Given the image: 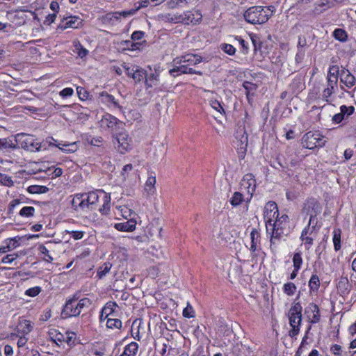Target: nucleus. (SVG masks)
I'll list each match as a JSON object with an SVG mask.
<instances>
[{
  "label": "nucleus",
  "instance_id": "nucleus-1",
  "mask_svg": "<svg viewBox=\"0 0 356 356\" xmlns=\"http://www.w3.org/2000/svg\"><path fill=\"white\" fill-rule=\"evenodd\" d=\"M273 7H266L260 6H254L248 8L243 17L245 20L251 24H263L268 22L269 18L273 15Z\"/></svg>",
  "mask_w": 356,
  "mask_h": 356
},
{
  "label": "nucleus",
  "instance_id": "nucleus-2",
  "mask_svg": "<svg viewBox=\"0 0 356 356\" xmlns=\"http://www.w3.org/2000/svg\"><path fill=\"white\" fill-rule=\"evenodd\" d=\"M290 232L289 225L281 222L274 220L271 222L270 231V250L275 252L277 249V242L280 241L284 236H287Z\"/></svg>",
  "mask_w": 356,
  "mask_h": 356
},
{
  "label": "nucleus",
  "instance_id": "nucleus-3",
  "mask_svg": "<svg viewBox=\"0 0 356 356\" xmlns=\"http://www.w3.org/2000/svg\"><path fill=\"white\" fill-rule=\"evenodd\" d=\"M302 306L300 302H294L289 312V323L292 329L289 331V336L294 337L299 333L302 321Z\"/></svg>",
  "mask_w": 356,
  "mask_h": 356
},
{
  "label": "nucleus",
  "instance_id": "nucleus-4",
  "mask_svg": "<svg viewBox=\"0 0 356 356\" xmlns=\"http://www.w3.org/2000/svg\"><path fill=\"white\" fill-rule=\"evenodd\" d=\"M326 140L324 136L318 131H309L302 138V144L304 147L313 149L316 147L325 146Z\"/></svg>",
  "mask_w": 356,
  "mask_h": 356
},
{
  "label": "nucleus",
  "instance_id": "nucleus-5",
  "mask_svg": "<svg viewBox=\"0 0 356 356\" xmlns=\"http://www.w3.org/2000/svg\"><path fill=\"white\" fill-rule=\"evenodd\" d=\"M248 135L244 128H238L235 134V140L234 143L237 147V152L240 159H243L248 146Z\"/></svg>",
  "mask_w": 356,
  "mask_h": 356
},
{
  "label": "nucleus",
  "instance_id": "nucleus-6",
  "mask_svg": "<svg viewBox=\"0 0 356 356\" xmlns=\"http://www.w3.org/2000/svg\"><path fill=\"white\" fill-rule=\"evenodd\" d=\"M279 216L277 205L275 202H268L264 210V218L266 222V232L270 231L271 222Z\"/></svg>",
  "mask_w": 356,
  "mask_h": 356
},
{
  "label": "nucleus",
  "instance_id": "nucleus-7",
  "mask_svg": "<svg viewBox=\"0 0 356 356\" xmlns=\"http://www.w3.org/2000/svg\"><path fill=\"white\" fill-rule=\"evenodd\" d=\"M115 140L114 145L120 154H124L131 149V139L126 131L117 133Z\"/></svg>",
  "mask_w": 356,
  "mask_h": 356
},
{
  "label": "nucleus",
  "instance_id": "nucleus-8",
  "mask_svg": "<svg viewBox=\"0 0 356 356\" xmlns=\"http://www.w3.org/2000/svg\"><path fill=\"white\" fill-rule=\"evenodd\" d=\"M179 57H177L175 59H174V63L176 65H179L170 70L169 73L171 76L175 77V76H177L179 74H197V75H200V76L202 75V72L193 70L192 67L188 66L184 63L179 62Z\"/></svg>",
  "mask_w": 356,
  "mask_h": 356
},
{
  "label": "nucleus",
  "instance_id": "nucleus-9",
  "mask_svg": "<svg viewBox=\"0 0 356 356\" xmlns=\"http://www.w3.org/2000/svg\"><path fill=\"white\" fill-rule=\"evenodd\" d=\"M306 204L308 206L309 208H310V207L312 208V209L314 211V213L310 214V218H309V221L308 225L302 232L300 237H302V238H305L306 235L308 234L309 229V226H310L313 219L316 216L317 213L320 211V209H321L320 204H319L318 202L316 200H315L314 198H311V199L308 200L307 201Z\"/></svg>",
  "mask_w": 356,
  "mask_h": 356
},
{
  "label": "nucleus",
  "instance_id": "nucleus-10",
  "mask_svg": "<svg viewBox=\"0 0 356 356\" xmlns=\"http://www.w3.org/2000/svg\"><path fill=\"white\" fill-rule=\"evenodd\" d=\"M241 186L247 189L248 193L252 196L256 189V180L252 173L245 174L241 180Z\"/></svg>",
  "mask_w": 356,
  "mask_h": 356
},
{
  "label": "nucleus",
  "instance_id": "nucleus-11",
  "mask_svg": "<svg viewBox=\"0 0 356 356\" xmlns=\"http://www.w3.org/2000/svg\"><path fill=\"white\" fill-rule=\"evenodd\" d=\"M77 302L67 300L61 312L63 318L78 316Z\"/></svg>",
  "mask_w": 356,
  "mask_h": 356
},
{
  "label": "nucleus",
  "instance_id": "nucleus-12",
  "mask_svg": "<svg viewBox=\"0 0 356 356\" xmlns=\"http://www.w3.org/2000/svg\"><path fill=\"white\" fill-rule=\"evenodd\" d=\"M33 325L30 321L23 319L20 320L16 327V333L12 334V337L14 336L26 335L29 334L33 330Z\"/></svg>",
  "mask_w": 356,
  "mask_h": 356
},
{
  "label": "nucleus",
  "instance_id": "nucleus-13",
  "mask_svg": "<svg viewBox=\"0 0 356 356\" xmlns=\"http://www.w3.org/2000/svg\"><path fill=\"white\" fill-rule=\"evenodd\" d=\"M305 314L307 315L311 323H317L320 321L321 315L318 307L314 303H310L305 309Z\"/></svg>",
  "mask_w": 356,
  "mask_h": 356
},
{
  "label": "nucleus",
  "instance_id": "nucleus-14",
  "mask_svg": "<svg viewBox=\"0 0 356 356\" xmlns=\"http://www.w3.org/2000/svg\"><path fill=\"white\" fill-rule=\"evenodd\" d=\"M81 24V20L79 17L70 16L65 18L64 20L62 21V22L58 25V29L63 31L67 28L77 29Z\"/></svg>",
  "mask_w": 356,
  "mask_h": 356
},
{
  "label": "nucleus",
  "instance_id": "nucleus-15",
  "mask_svg": "<svg viewBox=\"0 0 356 356\" xmlns=\"http://www.w3.org/2000/svg\"><path fill=\"white\" fill-rule=\"evenodd\" d=\"M83 198V202L86 204L84 206V210L86 209H95V205L97 202L99 200V196L95 192H90L88 193H82Z\"/></svg>",
  "mask_w": 356,
  "mask_h": 356
},
{
  "label": "nucleus",
  "instance_id": "nucleus-16",
  "mask_svg": "<svg viewBox=\"0 0 356 356\" xmlns=\"http://www.w3.org/2000/svg\"><path fill=\"white\" fill-rule=\"evenodd\" d=\"M202 58L197 54H188L179 57V61L191 67L196 65L202 61Z\"/></svg>",
  "mask_w": 356,
  "mask_h": 356
},
{
  "label": "nucleus",
  "instance_id": "nucleus-17",
  "mask_svg": "<svg viewBox=\"0 0 356 356\" xmlns=\"http://www.w3.org/2000/svg\"><path fill=\"white\" fill-rule=\"evenodd\" d=\"M54 143L49 142L50 145L58 147L60 150L65 153H73L78 149V145L76 143H63V142H57V140L51 138Z\"/></svg>",
  "mask_w": 356,
  "mask_h": 356
},
{
  "label": "nucleus",
  "instance_id": "nucleus-18",
  "mask_svg": "<svg viewBox=\"0 0 356 356\" xmlns=\"http://www.w3.org/2000/svg\"><path fill=\"white\" fill-rule=\"evenodd\" d=\"M339 76L341 81L348 88H351L355 85V78L347 69H342Z\"/></svg>",
  "mask_w": 356,
  "mask_h": 356
},
{
  "label": "nucleus",
  "instance_id": "nucleus-19",
  "mask_svg": "<svg viewBox=\"0 0 356 356\" xmlns=\"http://www.w3.org/2000/svg\"><path fill=\"white\" fill-rule=\"evenodd\" d=\"M195 15L197 17V19L195 18V17H194L195 14L193 13L191 11H186V12L181 14V16L183 18L182 23L187 24H188L189 23H193V24L200 23L201 22L202 17L201 13L200 12V10H196Z\"/></svg>",
  "mask_w": 356,
  "mask_h": 356
},
{
  "label": "nucleus",
  "instance_id": "nucleus-20",
  "mask_svg": "<svg viewBox=\"0 0 356 356\" xmlns=\"http://www.w3.org/2000/svg\"><path fill=\"white\" fill-rule=\"evenodd\" d=\"M102 122L105 123L108 128L113 131H117V127L122 125V122L121 121L110 114L106 115L102 119Z\"/></svg>",
  "mask_w": 356,
  "mask_h": 356
},
{
  "label": "nucleus",
  "instance_id": "nucleus-21",
  "mask_svg": "<svg viewBox=\"0 0 356 356\" xmlns=\"http://www.w3.org/2000/svg\"><path fill=\"white\" fill-rule=\"evenodd\" d=\"M334 0H318L316 3V7L314 8V12L316 13L320 14L327 9L331 8L334 6Z\"/></svg>",
  "mask_w": 356,
  "mask_h": 356
},
{
  "label": "nucleus",
  "instance_id": "nucleus-22",
  "mask_svg": "<svg viewBox=\"0 0 356 356\" xmlns=\"http://www.w3.org/2000/svg\"><path fill=\"white\" fill-rule=\"evenodd\" d=\"M136 222L134 220H127L115 225V228L121 232H132L136 229Z\"/></svg>",
  "mask_w": 356,
  "mask_h": 356
},
{
  "label": "nucleus",
  "instance_id": "nucleus-23",
  "mask_svg": "<svg viewBox=\"0 0 356 356\" xmlns=\"http://www.w3.org/2000/svg\"><path fill=\"white\" fill-rule=\"evenodd\" d=\"M350 284L347 277H341L337 284V289L340 293L343 295L349 294L350 291Z\"/></svg>",
  "mask_w": 356,
  "mask_h": 356
},
{
  "label": "nucleus",
  "instance_id": "nucleus-24",
  "mask_svg": "<svg viewBox=\"0 0 356 356\" xmlns=\"http://www.w3.org/2000/svg\"><path fill=\"white\" fill-rule=\"evenodd\" d=\"M337 88V83L331 80L327 81V88L323 91V98L327 102H330L329 97L335 92V89Z\"/></svg>",
  "mask_w": 356,
  "mask_h": 356
},
{
  "label": "nucleus",
  "instance_id": "nucleus-25",
  "mask_svg": "<svg viewBox=\"0 0 356 356\" xmlns=\"http://www.w3.org/2000/svg\"><path fill=\"white\" fill-rule=\"evenodd\" d=\"M132 79L136 82H140L147 76V72L143 69L138 66H134L131 69Z\"/></svg>",
  "mask_w": 356,
  "mask_h": 356
},
{
  "label": "nucleus",
  "instance_id": "nucleus-26",
  "mask_svg": "<svg viewBox=\"0 0 356 356\" xmlns=\"http://www.w3.org/2000/svg\"><path fill=\"white\" fill-rule=\"evenodd\" d=\"M82 193H78L74 196L72 200V206L74 210L84 211V206L86 205V204L83 202V198H82Z\"/></svg>",
  "mask_w": 356,
  "mask_h": 356
},
{
  "label": "nucleus",
  "instance_id": "nucleus-27",
  "mask_svg": "<svg viewBox=\"0 0 356 356\" xmlns=\"http://www.w3.org/2000/svg\"><path fill=\"white\" fill-rule=\"evenodd\" d=\"M116 307L117 304L115 302L110 301L107 302L102 310L100 320L102 321V316H105V318H108V316L111 315L114 312Z\"/></svg>",
  "mask_w": 356,
  "mask_h": 356
},
{
  "label": "nucleus",
  "instance_id": "nucleus-28",
  "mask_svg": "<svg viewBox=\"0 0 356 356\" xmlns=\"http://www.w3.org/2000/svg\"><path fill=\"white\" fill-rule=\"evenodd\" d=\"M51 242L47 243V245H40L38 247V250L40 252H41L44 256V259L47 262H51L54 260L53 257L49 254V249L51 248V246L52 245Z\"/></svg>",
  "mask_w": 356,
  "mask_h": 356
},
{
  "label": "nucleus",
  "instance_id": "nucleus-29",
  "mask_svg": "<svg viewBox=\"0 0 356 356\" xmlns=\"http://www.w3.org/2000/svg\"><path fill=\"white\" fill-rule=\"evenodd\" d=\"M138 349V343L131 342L125 346L123 353L120 356H136Z\"/></svg>",
  "mask_w": 356,
  "mask_h": 356
},
{
  "label": "nucleus",
  "instance_id": "nucleus-30",
  "mask_svg": "<svg viewBox=\"0 0 356 356\" xmlns=\"http://www.w3.org/2000/svg\"><path fill=\"white\" fill-rule=\"evenodd\" d=\"M161 19H162V20H163L165 22H172V23H175V24L183 22V18L181 16V14L177 15V14L168 13V14L163 15L161 16Z\"/></svg>",
  "mask_w": 356,
  "mask_h": 356
},
{
  "label": "nucleus",
  "instance_id": "nucleus-31",
  "mask_svg": "<svg viewBox=\"0 0 356 356\" xmlns=\"http://www.w3.org/2000/svg\"><path fill=\"white\" fill-rule=\"evenodd\" d=\"M340 74L339 67L337 65H332L329 68V71L327 73V81H330L332 80L333 81L337 83L338 82V76Z\"/></svg>",
  "mask_w": 356,
  "mask_h": 356
},
{
  "label": "nucleus",
  "instance_id": "nucleus-32",
  "mask_svg": "<svg viewBox=\"0 0 356 356\" xmlns=\"http://www.w3.org/2000/svg\"><path fill=\"white\" fill-rule=\"evenodd\" d=\"M259 233L257 229L253 228L250 233L251 245L250 250L252 252H255L257 250V243L259 241Z\"/></svg>",
  "mask_w": 356,
  "mask_h": 356
},
{
  "label": "nucleus",
  "instance_id": "nucleus-33",
  "mask_svg": "<svg viewBox=\"0 0 356 356\" xmlns=\"http://www.w3.org/2000/svg\"><path fill=\"white\" fill-rule=\"evenodd\" d=\"M19 238L17 239V238H6L3 243L5 244L7 250L11 251L15 248H17L19 245Z\"/></svg>",
  "mask_w": 356,
  "mask_h": 356
},
{
  "label": "nucleus",
  "instance_id": "nucleus-34",
  "mask_svg": "<svg viewBox=\"0 0 356 356\" xmlns=\"http://www.w3.org/2000/svg\"><path fill=\"white\" fill-rule=\"evenodd\" d=\"M156 184V177L149 176L145 183V191L149 195H152L154 193V186Z\"/></svg>",
  "mask_w": 356,
  "mask_h": 356
},
{
  "label": "nucleus",
  "instance_id": "nucleus-35",
  "mask_svg": "<svg viewBox=\"0 0 356 356\" xmlns=\"http://www.w3.org/2000/svg\"><path fill=\"white\" fill-rule=\"evenodd\" d=\"M341 234L340 229H334L333 231V243L335 251L341 249Z\"/></svg>",
  "mask_w": 356,
  "mask_h": 356
},
{
  "label": "nucleus",
  "instance_id": "nucleus-36",
  "mask_svg": "<svg viewBox=\"0 0 356 356\" xmlns=\"http://www.w3.org/2000/svg\"><path fill=\"white\" fill-rule=\"evenodd\" d=\"M320 286V280L318 276L316 274L312 275L309 281V287L311 291H317Z\"/></svg>",
  "mask_w": 356,
  "mask_h": 356
},
{
  "label": "nucleus",
  "instance_id": "nucleus-37",
  "mask_svg": "<svg viewBox=\"0 0 356 356\" xmlns=\"http://www.w3.org/2000/svg\"><path fill=\"white\" fill-rule=\"evenodd\" d=\"M243 86L245 90L247 97L249 98L250 95H253L254 92L257 88V86L255 83L249 81H244Z\"/></svg>",
  "mask_w": 356,
  "mask_h": 356
},
{
  "label": "nucleus",
  "instance_id": "nucleus-38",
  "mask_svg": "<svg viewBox=\"0 0 356 356\" xmlns=\"http://www.w3.org/2000/svg\"><path fill=\"white\" fill-rule=\"evenodd\" d=\"M334 38L341 42H346L348 39V34L345 30L342 29H337L333 32Z\"/></svg>",
  "mask_w": 356,
  "mask_h": 356
},
{
  "label": "nucleus",
  "instance_id": "nucleus-39",
  "mask_svg": "<svg viewBox=\"0 0 356 356\" xmlns=\"http://www.w3.org/2000/svg\"><path fill=\"white\" fill-rule=\"evenodd\" d=\"M244 201L243 195L239 192H235L230 198L229 202L234 207L240 205Z\"/></svg>",
  "mask_w": 356,
  "mask_h": 356
},
{
  "label": "nucleus",
  "instance_id": "nucleus-40",
  "mask_svg": "<svg viewBox=\"0 0 356 356\" xmlns=\"http://www.w3.org/2000/svg\"><path fill=\"white\" fill-rule=\"evenodd\" d=\"M92 304L91 300L88 298H84L81 300H79V302H77V308H78V314L79 315L81 314V312L85 309L88 308Z\"/></svg>",
  "mask_w": 356,
  "mask_h": 356
},
{
  "label": "nucleus",
  "instance_id": "nucleus-41",
  "mask_svg": "<svg viewBox=\"0 0 356 356\" xmlns=\"http://www.w3.org/2000/svg\"><path fill=\"white\" fill-rule=\"evenodd\" d=\"M101 96L102 97V102L108 103V104H111L115 107L120 108V106H119L118 102L115 100V97L113 95H109L107 92H102Z\"/></svg>",
  "mask_w": 356,
  "mask_h": 356
},
{
  "label": "nucleus",
  "instance_id": "nucleus-42",
  "mask_svg": "<svg viewBox=\"0 0 356 356\" xmlns=\"http://www.w3.org/2000/svg\"><path fill=\"white\" fill-rule=\"evenodd\" d=\"M74 47L75 48L76 53L80 58H82L88 55V50L83 47L79 41L74 42Z\"/></svg>",
  "mask_w": 356,
  "mask_h": 356
},
{
  "label": "nucleus",
  "instance_id": "nucleus-43",
  "mask_svg": "<svg viewBox=\"0 0 356 356\" xmlns=\"http://www.w3.org/2000/svg\"><path fill=\"white\" fill-rule=\"evenodd\" d=\"M106 327L110 329H120L122 327V321L118 318H108L106 321Z\"/></svg>",
  "mask_w": 356,
  "mask_h": 356
},
{
  "label": "nucleus",
  "instance_id": "nucleus-44",
  "mask_svg": "<svg viewBox=\"0 0 356 356\" xmlns=\"http://www.w3.org/2000/svg\"><path fill=\"white\" fill-rule=\"evenodd\" d=\"M111 266L112 265L109 262L104 263L102 266H100L97 270V276L99 278L102 279L104 276H105L106 274L111 270Z\"/></svg>",
  "mask_w": 356,
  "mask_h": 356
},
{
  "label": "nucleus",
  "instance_id": "nucleus-45",
  "mask_svg": "<svg viewBox=\"0 0 356 356\" xmlns=\"http://www.w3.org/2000/svg\"><path fill=\"white\" fill-rule=\"evenodd\" d=\"M293 268H296V270H299L302 264V258L300 252H295L293 257Z\"/></svg>",
  "mask_w": 356,
  "mask_h": 356
},
{
  "label": "nucleus",
  "instance_id": "nucleus-46",
  "mask_svg": "<svg viewBox=\"0 0 356 356\" xmlns=\"http://www.w3.org/2000/svg\"><path fill=\"white\" fill-rule=\"evenodd\" d=\"M158 74L156 73H151L150 74H147V76L145 77V84L147 88H152L153 86L156 85L157 81Z\"/></svg>",
  "mask_w": 356,
  "mask_h": 356
},
{
  "label": "nucleus",
  "instance_id": "nucleus-47",
  "mask_svg": "<svg viewBox=\"0 0 356 356\" xmlns=\"http://www.w3.org/2000/svg\"><path fill=\"white\" fill-rule=\"evenodd\" d=\"M210 104H211V106L218 113L219 115H221V116L225 115V111L222 106L218 101L211 100L210 102Z\"/></svg>",
  "mask_w": 356,
  "mask_h": 356
},
{
  "label": "nucleus",
  "instance_id": "nucleus-48",
  "mask_svg": "<svg viewBox=\"0 0 356 356\" xmlns=\"http://www.w3.org/2000/svg\"><path fill=\"white\" fill-rule=\"evenodd\" d=\"M296 286L293 282H288L284 285V292L288 296H293L296 291Z\"/></svg>",
  "mask_w": 356,
  "mask_h": 356
},
{
  "label": "nucleus",
  "instance_id": "nucleus-49",
  "mask_svg": "<svg viewBox=\"0 0 356 356\" xmlns=\"http://www.w3.org/2000/svg\"><path fill=\"white\" fill-rule=\"evenodd\" d=\"M235 40L238 42V43L241 45V52L244 55H246L248 54L249 51V47L248 43L245 41L240 36H236Z\"/></svg>",
  "mask_w": 356,
  "mask_h": 356
},
{
  "label": "nucleus",
  "instance_id": "nucleus-50",
  "mask_svg": "<svg viewBox=\"0 0 356 356\" xmlns=\"http://www.w3.org/2000/svg\"><path fill=\"white\" fill-rule=\"evenodd\" d=\"M220 48L225 53L230 56H232L236 53V48L230 44H221Z\"/></svg>",
  "mask_w": 356,
  "mask_h": 356
},
{
  "label": "nucleus",
  "instance_id": "nucleus-51",
  "mask_svg": "<svg viewBox=\"0 0 356 356\" xmlns=\"http://www.w3.org/2000/svg\"><path fill=\"white\" fill-rule=\"evenodd\" d=\"M35 208L33 207H24L19 211V215L23 217L33 216Z\"/></svg>",
  "mask_w": 356,
  "mask_h": 356
},
{
  "label": "nucleus",
  "instance_id": "nucleus-52",
  "mask_svg": "<svg viewBox=\"0 0 356 356\" xmlns=\"http://www.w3.org/2000/svg\"><path fill=\"white\" fill-rule=\"evenodd\" d=\"M76 340V334L72 332H65V342L67 343L68 346H72L75 344Z\"/></svg>",
  "mask_w": 356,
  "mask_h": 356
},
{
  "label": "nucleus",
  "instance_id": "nucleus-53",
  "mask_svg": "<svg viewBox=\"0 0 356 356\" xmlns=\"http://www.w3.org/2000/svg\"><path fill=\"white\" fill-rule=\"evenodd\" d=\"M19 257L18 253L10 254L4 256L1 261V264H11Z\"/></svg>",
  "mask_w": 356,
  "mask_h": 356
},
{
  "label": "nucleus",
  "instance_id": "nucleus-54",
  "mask_svg": "<svg viewBox=\"0 0 356 356\" xmlns=\"http://www.w3.org/2000/svg\"><path fill=\"white\" fill-rule=\"evenodd\" d=\"M17 137L19 138V140H21L22 138L25 137L26 138L24 140L23 143H24V145L22 144V147L24 148H29V145L31 143H32V140H33L32 137L28 136L25 134H17Z\"/></svg>",
  "mask_w": 356,
  "mask_h": 356
},
{
  "label": "nucleus",
  "instance_id": "nucleus-55",
  "mask_svg": "<svg viewBox=\"0 0 356 356\" xmlns=\"http://www.w3.org/2000/svg\"><path fill=\"white\" fill-rule=\"evenodd\" d=\"M0 183L6 186H11L14 184L11 177L1 173H0Z\"/></svg>",
  "mask_w": 356,
  "mask_h": 356
},
{
  "label": "nucleus",
  "instance_id": "nucleus-56",
  "mask_svg": "<svg viewBox=\"0 0 356 356\" xmlns=\"http://www.w3.org/2000/svg\"><path fill=\"white\" fill-rule=\"evenodd\" d=\"M76 92L78 94L79 97L81 100H86L88 99L89 96V93L87 92V90L83 88V87H77L76 88Z\"/></svg>",
  "mask_w": 356,
  "mask_h": 356
},
{
  "label": "nucleus",
  "instance_id": "nucleus-57",
  "mask_svg": "<svg viewBox=\"0 0 356 356\" xmlns=\"http://www.w3.org/2000/svg\"><path fill=\"white\" fill-rule=\"evenodd\" d=\"M41 291V289L39 286H35L27 289L25 291V294L30 297H35L38 296Z\"/></svg>",
  "mask_w": 356,
  "mask_h": 356
},
{
  "label": "nucleus",
  "instance_id": "nucleus-58",
  "mask_svg": "<svg viewBox=\"0 0 356 356\" xmlns=\"http://www.w3.org/2000/svg\"><path fill=\"white\" fill-rule=\"evenodd\" d=\"M355 111V108L353 106H346L345 105H343L340 107V111L341 113L345 116V115H350L352 113H353Z\"/></svg>",
  "mask_w": 356,
  "mask_h": 356
},
{
  "label": "nucleus",
  "instance_id": "nucleus-59",
  "mask_svg": "<svg viewBox=\"0 0 356 356\" xmlns=\"http://www.w3.org/2000/svg\"><path fill=\"white\" fill-rule=\"evenodd\" d=\"M183 316L186 318L194 317V311L192 306L188 303L186 307L183 311Z\"/></svg>",
  "mask_w": 356,
  "mask_h": 356
},
{
  "label": "nucleus",
  "instance_id": "nucleus-60",
  "mask_svg": "<svg viewBox=\"0 0 356 356\" xmlns=\"http://www.w3.org/2000/svg\"><path fill=\"white\" fill-rule=\"evenodd\" d=\"M67 232L75 240L81 239L83 236L82 231H67Z\"/></svg>",
  "mask_w": 356,
  "mask_h": 356
},
{
  "label": "nucleus",
  "instance_id": "nucleus-61",
  "mask_svg": "<svg viewBox=\"0 0 356 356\" xmlns=\"http://www.w3.org/2000/svg\"><path fill=\"white\" fill-rule=\"evenodd\" d=\"M137 12V9H130L129 10H123V11H120L119 12V13L120 14V17H124V18H127L128 17H130V16H132L134 15H135Z\"/></svg>",
  "mask_w": 356,
  "mask_h": 356
},
{
  "label": "nucleus",
  "instance_id": "nucleus-62",
  "mask_svg": "<svg viewBox=\"0 0 356 356\" xmlns=\"http://www.w3.org/2000/svg\"><path fill=\"white\" fill-rule=\"evenodd\" d=\"M14 148L15 145H13V143L10 140H8L6 138L1 139V149H6V148Z\"/></svg>",
  "mask_w": 356,
  "mask_h": 356
},
{
  "label": "nucleus",
  "instance_id": "nucleus-63",
  "mask_svg": "<svg viewBox=\"0 0 356 356\" xmlns=\"http://www.w3.org/2000/svg\"><path fill=\"white\" fill-rule=\"evenodd\" d=\"M74 90L71 88H65L60 92V95L63 97H67L72 95Z\"/></svg>",
  "mask_w": 356,
  "mask_h": 356
},
{
  "label": "nucleus",
  "instance_id": "nucleus-64",
  "mask_svg": "<svg viewBox=\"0 0 356 356\" xmlns=\"http://www.w3.org/2000/svg\"><path fill=\"white\" fill-rule=\"evenodd\" d=\"M145 35V33L140 31H134L131 35V39L133 40H141Z\"/></svg>",
  "mask_w": 356,
  "mask_h": 356
}]
</instances>
